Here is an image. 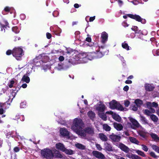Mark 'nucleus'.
Returning a JSON list of instances; mask_svg holds the SVG:
<instances>
[{"label": "nucleus", "mask_w": 159, "mask_h": 159, "mask_svg": "<svg viewBox=\"0 0 159 159\" xmlns=\"http://www.w3.org/2000/svg\"><path fill=\"white\" fill-rule=\"evenodd\" d=\"M153 149L156 152L159 153V147L156 145H153L152 146Z\"/></svg>", "instance_id": "36"}, {"label": "nucleus", "mask_w": 159, "mask_h": 159, "mask_svg": "<svg viewBox=\"0 0 159 159\" xmlns=\"http://www.w3.org/2000/svg\"><path fill=\"white\" fill-rule=\"evenodd\" d=\"M150 117L151 120L154 122H157L158 119L157 117L154 114L150 115Z\"/></svg>", "instance_id": "31"}, {"label": "nucleus", "mask_w": 159, "mask_h": 159, "mask_svg": "<svg viewBox=\"0 0 159 159\" xmlns=\"http://www.w3.org/2000/svg\"><path fill=\"white\" fill-rule=\"evenodd\" d=\"M122 25L124 27H127L129 25L127 23L126 21H123L122 23Z\"/></svg>", "instance_id": "56"}, {"label": "nucleus", "mask_w": 159, "mask_h": 159, "mask_svg": "<svg viewBox=\"0 0 159 159\" xmlns=\"http://www.w3.org/2000/svg\"><path fill=\"white\" fill-rule=\"evenodd\" d=\"M75 146L77 148L82 150H85L86 148L84 145L80 143L76 144Z\"/></svg>", "instance_id": "30"}, {"label": "nucleus", "mask_w": 159, "mask_h": 159, "mask_svg": "<svg viewBox=\"0 0 159 159\" xmlns=\"http://www.w3.org/2000/svg\"><path fill=\"white\" fill-rule=\"evenodd\" d=\"M112 117L116 121L120 122L121 120V118L119 115L115 113L112 115Z\"/></svg>", "instance_id": "32"}, {"label": "nucleus", "mask_w": 159, "mask_h": 159, "mask_svg": "<svg viewBox=\"0 0 159 159\" xmlns=\"http://www.w3.org/2000/svg\"><path fill=\"white\" fill-rule=\"evenodd\" d=\"M131 29L135 32V34H142V31L141 30H139L137 26H133Z\"/></svg>", "instance_id": "25"}, {"label": "nucleus", "mask_w": 159, "mask_h": 159, "mask_svg": "<svg viewBox=\"0 0 159 159\" xmlns=\"http://www.w3.org/2000/svg\"><path fill=\"white\" fill-rule=\"evenodd\" d=\"M108 37V34L106 32L104 31L102 33L101 35V42L102 43H105L107 41Z\"/></svg>", "instance_id": "13"}, {"label": "nucleus", "mask_w": 159, "mask_h": 159, "mask_svg": "<svg viewBox=\"0 0 159 159\" xmlns=\"http://www.w3.org/2000/svg\"><path fill=\"white\" fill-rule=\"evenodd\" d=\"M96 146L97 149L99 151H101L102 149V148L101 147V145L99 144H97L96 145Z\"/></svg>", "instance_id": "53"}, {"label": "nucleus", "mask_w": 159, "mask_h": 159, "mask_svg": "<svg viewBox=\"0 0 159 159\" xmlns=\"http://www.w3.org/2000/svg\"><path fill=\"white\" fill-rule=\"evenodd\" d=\"M86 41L89 42H90L91 41V39L90 37H88L86 39Z\"/></svg>", "instance_id": "64"}, {"label": "nucleus", "mask_w": 159, "mask_h": 159, "mask_svg": "<svg viewBox=\"0 0 159 159\" xmlns=\"http://www.w3.org/2000/svg\"><path fill=\"white\" fill-rule=\"evenodd\" d=\"M134 154H131L130 153H128L126 155V156L128 158L132 159L133 155Z\"/></svg>", "instance_id": "55"}, {"label": "nucleus", "mask_w": 159, "mask_h": 159, "mask_svg": "<svg viewBox=\"0 0 159 159\" xmlns=\"http://www.w3.org/2000/svg\"><path fill=\"white\" fill-rule=\"evenodd\" d=\"M85 131L86 133L90 134L93 135L94 134V129L92 127H87L85 128Z\"/></svg>", "instance_id": "19"}, {"label": "nucleus", "mask_w": 159, "mask_h": 159, "mask_svg": "<svg viewBox=\"0 0 159 159\" xmlns=\"http://www.w3.org/2000/svg\"><path fill=\"white\" fill-rule=\"evenodd\" d=\"M129 141L132 143L135 144L139 145V142L136 138L132 137H129Z\"/></svg>", "instance_id": "26"}, {"label": "nucleus", "mask_w": 159, "mask_h": 159, "mask_svg": "<svg viewBox=\"0 0 159 159\" xmlns=\"http://www.w3.org/2000/svg\"><path fill=\"white\" fill-rule=\"evenodd\" d=\"M96 52L95 57L98 58L102 57L105 53V52L104 51L101 50L100 47H98V49L96 50Z\"/></svg>", "instance_id": "11"}, {"label": "nucleus", "mask_w": 159, "mask_h": 159, "mask_svg": "<svg viewBox=\"0 0 159 159\" xmlns=\"http://www.w3.org/2000/svg\"><path fill=\"white\" fill-rule=\"evenodd\" d=\"M20 17L22 20H24L25 18V16L24 14H21L20 15Z\"/></svg>", "instance_id": "62"}, {"label": "nucleus", "mask_w": 159, "mask_h": 159, "mask_svg": "<svg viewBox=\"0 0 159 159\" xmlns=\"http://www.w3.org/2000/svg\"><path fill=\"white\" fill-rule=\"evenodd\" d=\"M95 16H93V17H90L89 20L90 22L93 21L95 19Z\"/></svg>", "instance_id": "63"}, {"label": "nucleus", "mask_w": 159, "mask_h": 159, "mask_svg": "<svg viewBox=\"0 0 159 159\" xmlns=\"http://www.w3.org/2000/svg\"><path fill=\"white\" fill-rule=\"evenodd\" d=\"M41 154L44 158L47 159L52 158V152L48 148L44 149L41 151Z\"/></svg>", "instance_id": "4"}, {"label": "nucleus", "mask_w": 159, "mask_h": 159, "mask_svg": "<svg viewBox=\"0 0 159 159\" xmlns=\"http://www.w3.org/2000/svg\"><path fill=\"white\" fill-rule=\"evenodd\" d=\"M109 138L112 142H119L121 138L120 135H116L114 133H111Z\"/></svg>", "instance_id": "6"}, {"label": "nucleus", "mask_w": 159, "mask_h": 159, "mask_svg": "<svg viewBox=\"0 0 159 159\" xmlns=\"http://www.w3.org/2000/svg\"><path fill=\"white\" fill-rule=\"evenodd\" d=\"M22 81H23L24 82H26V83H28L30 81V78L27 75V74L24 75L22 78Z\"/></svg>", "instance_id": "29"}, {"label": "nucleus", "mask_w": 159, "mask_h": 159, "mask_svg": "<svg viewBox=\"0 0 159 159\" xmlns=\"http://www.w3.org/2000/svg\"><path fill=\"white\" fill-rule=\"evenodd\" d=\"M152 52L154 56H159V50H153L152 51Z\"/></svg>", "instance_id": "44"}, {"label": "nucleus", "mask_w": 159, "mask_h": 159, "mask_svg": "<svg viewBox=\"0 0 159 159\" xmlns=\"http://www.w3.org/2000/svg\"><path fill=\"white\" fill-rule=\"evenodd\" d=\"M87 115L90 119L93 120L95 116V114L92 111H89L87 113Z\"/></svg>", "instance_id": "22"}, {"label": "nucleus", "mask_w": 159, "mask_h": 159, "mask_svg": "<svg viewBox=\"0 0 159 159\" xmlns=\"http://www.w3.org/2000/svg\"><path fill=\"white\" fill-rule=\"evenodd\" d=\"M105 108V106L101 102H99V104H97L96 109L100 112H103Z\"/></svg>", "instance_id": "9"}, {"label": "nucleus", "mask_w": 159, "mask_h": 159, "mask_svg": "<svg viewBox=\"0 0 159 159\" xmlns=\"http://www.w3.org/2000/svg\"><path fill=\"white\" fill-rule=\"evenodd\" d=\"M136 153H137L139 155L143 157H145L146 155L144 152L140 150H134Z\"/></svg>", "instance_id": "33"}, {"label": "nucleus", "mask_w": 159, "mask_h": 159, "mask_svg": "<svg viewBox=\"0 0 159 159\" xmlns=\"http://www.w3.org/2000/svg\"><path fill=\"white\" fill-rule=\"evenodd\" d=\"M132 159H142V158L136 154H134Z\"/></svg>", "instance_id": "50"}, {"label": "nucleus", "mask_w": 159, "mask_h": 159, "mask_svg": "<svg viewBox=\"0 0 159 159\" xmlns=\"http://www.w3.org/2000/svg\"><path fill=\"white\" fill-rule=\"evenodd\" d=\"M60 133L63 136L69 137V132L65 128H61L60 130Z\"/></svg>", "instance_id": "15"}, {"label": "nucleus", "mask_w": 159, "mask_h": 159, "mask_svg": "<svg viewBox=\"0 0 159 159\" xmlns=\"http://www.w3.org/2000/svg\"><path fill=\"white\" fill-rule=\"evenodd\" d=\"M92 154L93 156L97 158L101 159H105V157L103 154L97 151H93Z\"/></svg>", "instance_id": "7"}, {"label": "nucleus", "mask_w": 159, "mask_h": 159, "mask_svg": "<svg viewBox=\"0 0 159 159\" xmlns=\"http://www.w3.org/2000/svg\"><path fill=\"white\" fill-rule=\"evenodd\" d=\"M150 136L154 141L157 142L159 141V137L155 134L152 133L150 134Z\"/></svg>", "instance_id": "27"}, {"label": "nucleus", "mask_w": 159, "mask_h": 159, "mask_svg": "<svg viewBox=\"0 0 159 159\" xmlns=\"http://www.w3.org/2000/svg\"><path fill=\"white\" fill-rule=\"evenodd\" d=\"M129 89V87L127 85H126L123 88V90L125 91H127Z\"/></svg>", "instance_id": "59"}, {"label": "nucleus", "mask_w": 159, "mask_h": 159, "mask_svg": "<svg viewBox=\"0 0 159 159\" xmlns=\"http://www.w3.org/2000/svg\"><path fill=\"white\" fill-rule=\"evenodd\" d=\"M140 119L145 124H148L147 120L146 118L143 116L140 115Z\"/></svg>", "instance_id": "37"}, {"label": "nucleus", "mask_w": 159, "mask_h": 159, "mask_svg": "<svg viewBox=\"0 0 159 159\" xmlns=\"http://www.w3.org/2000/svg\"><path fill=\"white\" fill-rule=\"evenodd\" d=\"M142 149L145 152H147L148 150V148L145 145L142 144Z\"/></svg>", "instance_id": "46"}, {"label": "nucleus", "mask_w": 159, "mask_h": 159, "mask_svg": "<svg viewBox=\"0 0 159 159\" xmlns=\"http://www.w3.org/2000/svg\"><path fill=\"white\" fill-rule=\"evenodd\" d=\"M83 125V122L81 119L77 118L74 119L72 126V129L75 131L81 128Z\"/></svg>", "instance_id": "3"}, {"label": "nucleus", "mask_w": 159, "mask_h": 159, "mask_svg": "<svg viewBox=\"0 0 159 159\" xmlns=\"http://www.w3.org/2000/svg\"><path fill=\"white\" fill-rule=\"evenodd\" d=\"M150 155L152 157L154 158H157L158 157V156L156 155L155 153L153 152H150Z\"/></svg>", "instance_id": "43"}, {"label": "nucleus", "mask_w": 159, "mask_h": 159, "mask_svg": "<svg viewBox=\"0 0 159 159\" xmlns=\"http://www.w3.org/2000/svg\"><path fill=\"white\" fill-rule=\"evenodd\" d=\"M15 83V81L13 80H11L10 81V84H8V86L9 88H11L13 86V85Z\"/></svg>", "instance_id": "52"}, {"label": "nucleus", "mask_w": 159, "mask_h": 159, "mask_svg": "<svg viewBox=\"0 0 159 159\" xmlns=\"http://www.w3.org/2000/svg\"><path fill=\"white\" fill-rule=\"evenodd\" d=\"M138 134L140 136L144 139H145L146 137V134L142 131H139L138 132Z\"/></svg>", "instance_id": "40"}, {"label": "nucleus", "mask_w": 159, "mask_h": 159, "mask_svg": "<svg viewBox=\"0 0 159 159\" xmlns=\"http://www.w3.org/2000/svg\"><path fill=\"white\" fill-rule=\"evenodd\" d=\"M144 88L145 90L148 92L152 91L155 89V87L152 84H150L148 83L145 84Z\"/></svg>", "instance_id": "12"}, {"label": "nucleus", "mask_w": 159, "mask_h": 159, "mask_svg": "<svg viewBox=\"0 0 159 159\" xmlns=\"http://www.w3.org/2000/svg\"><path fill=\"white\" fill-rule=\"evenodd\" d=\"M127 16L130 18L134 19L137 21L141 22L142 24H145L146 22L145 19L142 18L139 15L129 14H127Z\"/></svg>", "instance_id": "5"}, {"label": "nucleus", "mask_w": 159, "mask_h": 159, "mask_svg": "<svg viewBox=\"0 0 159 159\" xmlns=\"http://www.w3.org/2000/svg\"><path fill=\"white\" fill-rule=\"evenodd\" d=\"M104 144L105 148L107 151L109 152L113 151L111 145L108 143H105Z\"/></svg>", "instance_id": "23"}, {"label": "nucleus", "mask_w": 159, "mask_h": 159, "mask_svg": "<svg viewBox=\"0 0 159 159\" xmlns=\"http://www.w3.org/2000/svg\"><path fill=\"white\" fill-rule=\"evenodd\" d=\"M11 8L8 7H6L4 9L5 11L7 12H9Z\"/></svg>", "instance_id": "58"}, {"label": "nucleus", "mask_w": 159, "mask_h": 159, "mask_svg": "<svg viewBox=\"0 0 159 159\" xmlns=\"http://www.w3.org/2000/svg\"><path fill=\"white\" fill-rule=\"evenodd\" d=\"M99 138L103 141H107L108 140L107 137L103 134L100 133L99 134Z\"/></svg>", "instance_id": "24"}, {"label": "nucleus", "mask_w": 159, "mask_h": 159, "mask_svg": "<svg viewBox=\"0 0 159 159\" xmlns=\"http://www.w3.org/2000/svg\"><path fill=\"white\" fill-rule=\"evenodd\" d=\"M3 23L4 24H2L1 22H0V25L1 27V31H2L3 29H4V32H5V28L7 29V27H9V23L8 22L5 20H3Z\"/></svg>", "instance_id": "20"}, {"label": "nucleus", "mask_w": 159, "mask_h": 159, "mask_svg": "<svg viewBox=\"0 0 159 159\" xmlns=\"http://www.w3.org/2000/svg\"><path fill=\"white\" fill-rule=\"evenodd\" d=\"M75 60H73L72 59H69L68 60V62L69 63H70L72 64H74L75 63V62H74Z\"/></svg>", "instance_id": "61"}, {"label": "nucleus", "mask_w": 159, "mask_h": 159, "mask_svg": "<svg viewBox=\"0 0 159 159\" xmlns=\"http://www.w3.org/2000/svg\"><path fill=\"white\" fill-rule=\"evenodd\" d=\"M130 102L128 100H125L124 102V105L125 107H127L130 104Z\"/></svg>", "instance_id": "49"}, {"label": "nucleus", "mask_w": 159, "mask_h": 159, "mask_svg": "<svg viewBox=\"0 0 159 159\" xmlns=\"http://www.w3.org/2000/svg\"><path fill=\"white\" fill-rule=\"evenodd\" d=\"M12 31L16 34L18 33L20 30L19 28L17 26L13 27L12 28Z\"/></svg>", "instance_id": "39"}, {"label": "nucleus", "mask_w": 159, "mask_h": 159, "mask_svg": "<svg viewBox=\"0 0 159 159\" xmlns=\"http://www.w3.org/2000/svg\"><path fill=\"white\" fill-rule=\"evenodd\" d=\"M158 107V104L157 103L153 102L152 103V107H154L155 108H156Z\"/></svg>", "instance_id": "54"}, {"label": "nucleus", "mask_w": 159, "mask_h": 159, "mask_svg": "<svg viewBox=\"0 0 159 159\" xmlns=\"http://www.w3.org/2000/svg\"><path fill=\"white\" fill-rule=\"evenodd\" d=\"M129 118L133 126H131L133 129H134L135 128H138L140 126L139 124L135 119L132 117H129Z\"/></svg>", "instance_id": "8"}, {"label": "nucleus", "mask_w": 159, "mask_h": 159, "mask_svg": "<svg viewBox=\"0 0 159 159\" xmlns=\"http://www.w3.org/2000/svg\"><path fill=\"white\" fill-rule=\"evenodd\" d=\"M13 131L9 132L6 134V136L7 138H9L10 137H11L12 138L14 137V136L13 135Z\"/></svg>", "instance_id": "41"}, {"label": "nucleus", "mask_w": 159, "mask_h": 159, "mask_svg": "<svg viewBox=\"0 0 159 159\" xmlns=\"http://www.w3.org/2000/svg\"><path fill=\"white\" fill-rule=\"evenodd\" d=\"M109 104L110 107L111 109H116L120 111H123L124 110L123 107L115 100H112L109 102Z\"/></svg>", "instance_id": "2"}, {"label": "nucleus", "mask_w": 159, "mask_h": 159, "mask_svg": "<svg viewBox=\"0 0 159 159\" xmlns=\"http://www.w3.org/2000/svg\"><path fill=\"white\" fill-rule=\"evenodd\" d=\"M77 134L81 137H85L86 136V133L85 131V129H82V128L75 131Z\"/></svg>", "instance_id": "16"}, {"label": "nucleus", "mask_w": 159, "mask_h": 159, "mask_svg": "<svg viewBox=\"0 0 159 159\" xmlns=\"http://www.w3.org/2000/svg\"><path fill=\"white\" fill-rule=\"evenodd\" d=\"M62 158L63 156L61 152L55 150L54 152H52V158Z\"/></svg>", "instance_id": "14"}, {"label": "nucleus", "mask_w": 159, "mask_h": 159, "mask_svg": "<svg viewBox=\"0 0 159 159\" xmlns=\"http://www.w3.org/2000/svg\"><path fill=\"white\" fill-rule=\"evenodd\" d=\"M79 56L82 58H87L89 60H92V57H90L91 56V53L88 54L87 53L82 52L79 54Z\"/></svg>", "instance_id": "17"}, {"label": "nucleus", "mask_w": 159, "mask_h": 159, "mask_svg": "<svg viewBox=\"0 0 159 159\" xmlns=\"http://www.w3.org/2000/svg\"><path fill=\"white\" fill-rule=\"evenodd\" d=\"M64 150L65 151H64L63 152H64L66 154L68 155H71L74 153V152L72 150L70 149H68L66 148V149Z\"/></svg>", "instance_id": "34"}, {"label": "nucleus", "mask_w": 159, "mask_h": 159, "mask_svg": "<svg viewBox=\"0 0 159 159\" xmlns=\"http://www.w3.org/2000/svg\"><path fill=\"white\" fill-rule=\"evenodd\" d=\"M134 103L137 107H140L143 104V102L141 100L137 99L135 100Z\"/></svg>", "instance_id": "28"}, {"label": "nucleus", "mask_w": 159, "mask_h": 159, "mask_svg": "<svg viewBox=\"0 0 159 159\" xmlns=\"http://www.w3.org/2000/svg\"><path fill=\"white\" fill-rule=\"evenodd\" d=\"M114 127L117 130L120 131L122 129L123 127L120 124H118L116 122L113 123Z\"/></svg>", "instance_id": "21"}, {"label": "nucleus", "mask_w": 159, "mask_h": 159, "mask_svg": "<svg viewBox=\"0 0 159 159\" xmlns=\"http://www.w3.org/2000/svg\"><path fill=\"white\" fill-rule=\"evenodd\" d=\"M144 113L148 116H150L151 112L148 109H145L144 111Z\"/></svg>", "instance_id": "48"}, {"label": "nucleus", "mask_w": 159, "mask_h": 159, "mask_svg": "<svg viewBox=\"0 0 159 159\" xmlns=\"http://www.w3.org/2000/svg\"><path fill=\"white\" fill-rule=\"evenodd\" d=\"M103 128L105 131H109L111 130V127L107 124H104L103 125Z\"/></svg>", "instance_id": "35"}, {"label": "nucleus", "mask_w": 159, "mask_h": 159, "mask_svg": "<svg viewBox=\"0 0 159 159\" xmlns=\"http://www.w3.org/2000/svg\"><path fill=\"white\" fill-rule=\"evenodd\" d=\"M100 117L103 120L106 121L107 120V116L106 114L102 113L100 115Z\"/></svg>", "instance_id": "42"}, {"label": "nucleus", "mask_w": 159, "mask_h": 159, "mask_svg": "<svg viewBox=\"0 0 159 159\" xmlns=\"http://www.w3.org/2000/svg\"><path fill=\"white\" fill-rule=\"evenodd\" d=\"M23 53V50L21 48L15 47L13 49L12 55L17 60L20 61L24 55Z\"/></svg>", "instance_id": "1"}, {"label": "nucleus", "mask_w": 159, "mask_h": 159, "mask_svg": "<svg viewBox=\"0 0 159 159\" xmlns=\"http://www.w3.org/2000/svg\"><path fill=\"white\" fill-rule=\"evenodd\" d=\"M118 148L126 153H128L130 150V149L128 147L121 143H119Z\"/></svg>", "instance_id": "10"}, {"label": "nucleus", "mask_w": 159, "mask_h": 159, "mask_svg": "<svg viewBox=\"0 0 159 159\" xmlns=\"http://www.w3.org/2000/svg\"><path fill=\"white\" fill-rule=\"evenodd\" d=\"M147 107L149 109L152 107V103L151 102H147L146 103Z\"/></svg>", "instance_id": "47"}, {"label": "nucleus", "mask_w": 159, "mask_h": 159, "mask_svg": "<svg viewBox=\"0 0 159 159\" xmlns=\"http://www.w3.org/2000/svg\"><path fill=\"white\" fill-rule=\"evenodd\" d=\"M122 46L123 48L126 49L127 50H129V47L128 46V44L126 43H122Z\"/></svg>", "instance_id": "38"}, {"label": "nucleus", "mask_w": 159, "mask_h": 159, "mask_svg": "<svg viewBox=\"0 0 159 159\" xmlns=\"http://www.w3.org/2000/svg\"><path fill=\"white\" fill-rule=\"evenodd\" d=\"M64 59V57L62 56H60L59 57V60L60 61H62Z\"/></svg>", "instance_id": "60"}, {"label": "nucleus", "mask_w": 159, "mask_h": 159, "mask_svg": "<svg viewBox=\"0 0 159 159\" xmlns=\"http://www.w3.org/2000/svg\"><path fill=\"white\" fill-rule=\"evenodd\" d=\"M56 148L58 150H60L63 152L65 151L66 148L63 143H59L56 144Z\"/></svg>", "instance_id": "18"}, {"label": "nucleus", "mask_w": 159, "mask_h": 159, "mask_svg": "<svg viewBox=\"0 0 159 159\" xmlns=\"http://www.w3.org/2000/svg\"><path fill=\"white\" fill-rule=\"evenodd\" d=\"M46 37L47 39H50L52 37V35L50 33L47 32L46 33Z\"/></svg>", "instance_id": "57"}, {"label": "nucleus", "mask_w": 159, "mask_h": 159, "mask_svg": "<svg viewBox=\"0 0 159 159\" xmlns=\"http://www.w3.org/2000/svg\"><path fill=\"white\" fill-rule=\"evenodd\" d=\"M12 53L13 50H8L6 52V54L7 55H10L11 54L12 55Z\"/></svg>", "instance_id": "51"}, {"label": "nucleus", "mask_w": 159, "mask_h": 159, "mask_svg": "<svg viewBox=\"0 0 159 159\" xmlns=\"http://www.w3.org/2000/svg\"><path fill=\"white\" fill-rule=\"evenodd\" d=\"M20 150V147L16 146L14 148H13V151L14 152H19Z\"/></svg>", "instance_id": "45"}]
</instances>
